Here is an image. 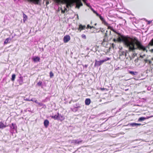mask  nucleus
Masks as SVG:
<instances>
[{
	"label": "nucleus",
	"mask_w": 153,
	"mask_h": 153,
	"mask_svg": "<svg viewBox=\"0 0 153 153\" xmlns=\"http://www.w3.org/2000/svg\"><path fill=\"white\" fill-rule=\"evenodd\" d=\"M35 99V98H32L31 99H30V101H32L33 102H34Z\"/></svg>",
	"instance_id": "nucleus-41"
},
{
	"label": "nucleus",
	"mask_w": 153,
	"mask_h": 153,
	"mask_svg": "<svg viewBox=\"0 0 153 153\" xmlns=\"http://www.w3.org/2000/svg\"><path fill=\"white\" fill-rule=\"evenodd\" d=\"M7 127L6 125H5L2 122H0V128L3 129Z\"/></svg>",
	"instance_id": "nucleus-16"
},
{
	"label": "nucleus",
	"mask_w": 153,
	"mask_h": 153,
	"mask_svg": "<svg viewBox=\"0 0 153 153\" xmlns=\"http://www.w3.org/2000/svg\"><path fill=\"white\" fill-rule=\"evenodd\" d=\"M108 31H106V33L105 34V35L104 36V39H103L104 41L107 42L108 41V37H107V33Z\"/></svg>",
	"instance_id": "nucleus-17"
},
{
	"label": "nucleus",
	"mask_w": 153,
	"mask_h": 153,
	"mask_svg": "<svg viewBox=\"0 0 153 153\" xmlns=\"http://www.w3.org/2000/svg\"><path fill=\"white\" fill-rule=\"evenodd\" d=\"M91 101L90 99L87 98L85 100V103L86 105H89L91 103Z\"/></svg>",
	"instance_id": "nucleus-14"
},
{
	"label": "nucleus",
	"mask_w": 153,
	"mask_h": 153,
	"mask_svg": "<svg viewBox=\"0 0 153 153\" xmlns=\"http://www.w3.org/2000/svg\"><path fill=\"white\" fill-rule=\"evenodd\" d=\"M88 66V65H83V67L84 68H87Z\"/></svg>",
	"instance_id": "nucleus-40"
},
{
	"label": "nucleus",
	"mask_w": 153,
	"mask_h": 153,
	"mask_svg": "<svg viewBox=\"0 0 153 153\" xmlns=\"http://www.w3.org/2000/svg\"><path fill=\"white\" fill-rule=\"evenodd\" d=\"M97 16H99L100 19L102 21V23L104 24L106 26H108V23H107L104 19L103 17L101 16L99 14V15H97Z\"/></svg>",
	"instance_id": "nucleus-7"
},
{
	"label": "nucleus",
	"mask_w": 153,
	"mask_h": 153,
	"mask_svg": "<svg viewBox=\"0 0 153 153\" xmlns=\"http://www.w3.org/2000/svg\"><path fill=\"white\" fill-rule=\"evenodd\" d=\"M97 25V24H95V25Z\"/></svg>",
	"instance_id": "nucleus-58"
},
{
	"label": "nucleus",
	"mask_w": 153,
	"mask_h": 153,
	"mask_svg": "<svg viewBox=\"0 0 153 153\" xmlns=\"http://www.w3.org/2000/svg\"><path fill=\"white\" fill-rule=\"evenodd\" d=\"M150 51H151V52L152 53L153 52V49H152Z\"/></svg>",
	"instance_id": "nucleus-51"
},
{
	"label": "nucleus",
	"mask_w": 153,
	"mask_h": 153,
	"mask_svg": "<svg viewBox=\"0 0 153 153\" xmlns=\"http://www.w3.org/2000/svg\"><path fill=\"white\" fill-rule=\"evenodd\" d=\"M151 22V21H149L148 22V24H149Z\"/></svg>",
	"instance_id": "nucleus-49"
},
{
	"label": "nucleus",
	"mask_w": 153,
	"mask_h": 153,
	"mask_svg": "<svg viewBox=\"0 0 153 153\" xmlns=\"http://www.w3.org/2000/svg\"><path fill=\"white\" fill-rule=\"evenodd\" d=\"M148 70L147 69V71H146V73H147V72H148Z\"/></svg>",
	"instance_id": "nucleus-55"
},
{
	"label": "nucleus",
	"mask_w": 153,
	"mask_h": 153,
	"mask_svg": "<svg viewBox=\"0 0 153 153\" xmlns=\"http://www.w3.org/2000/svg\"><path fill=\"white\" fill-rule=\"evenodd\" d=\"M50 76L51 78H52L53 76V74L52 71L50 72Z\"/></svg>",
	"instance_id": "nucleus-32"
},
{
	"label": "nucleus",
	"mask_w": 153,
	"mask_h": 153,
	"mask_svg": "<svg viewBox=\"0 0 153 153\" xmlns=\"http://www.w3.org/2000/svg\"><path fill=\"white\" fill-rule=\"evenodd\" d=\"M16 77V75L15 74H13L12 76L11 80L13 81L15 79Z\"/></svg>",
	"instance_id": "nucleus-25"
},
{
	"label": "nucleus",
	"mask_w": 153,
	"mask_h": 153,
	"mask_svg": "<svg viewBox=\"0 0 153 153\" xmlns=\"http://www.w3.org/2000/svg\"><path fill=\"white\" fill-rule=\"evenodd\" d=\"M45 0H44V1H45Z\"/></svg>",
	"instance_id": "nucleus-59"
},
{
	"label": "nucleus",
	"mask_w": 153,
	"mask_h": 153,
	"mask_svg": "<svg viewBox=\"0 0 153 153\" xmlns=\"http://www.w3.org/2000/svg\"><path fill=\"white\" fill-rule=\"evenodd\" d=\"M59 116H58V114H57V115L56 114L54 116L51 115L50 117L55 120H58Z\"/></svg>",
	"instance_id": "nucleus-15"
},
{
	"label": "nucleus",
	"mask_w": 153,
	"mask_h": 153,
	"mask_svg": "<svg viewBox=\"0 0 153 153\" xmlns=\"http://www.w3.org/2000/svg\"><path fill=\"white\" fill-rule=\"evenodd\" d=\"M70 39V37L69 35H67L65 36L63 38L64 42L65 43L67 42Z\"/></svg>",
	"instance_id": "nucleus-8"
},
{
	"label": "nucleus",
	"mask_w": 153,
	"mask_h": 153,
	"mask_svg": "<svg viewBox=\"0 0 153 153\" xmlns=\"http://www.w3.org/2000/svg\"><path fill=\"white\" fill-rule=\"evenodd\" d=\"M34 102H35L36 103L38 104V102L37 101V100L36 99H35Z\"/></svg>",
	"instance_id": "nucleus-43"
},
{
	"label": "nucleus",
	"mask_w": 153,
	"mask_h": 153,
	"mask_svg": "<svg viewBox=\"0 0 153 153\" xmlns=\"http://www.w3.org/2000/svg\"><path fill=\"white\" fill-rule=\"evenodd\" d=\"M82 142V140L80 139L76 140H71V143H74L75 145L79 144Z\"/></svg>",
	"instance_id": "nucleus-5"
},
{
	"label": "nucleus",
	"mask_w": 153,
	"mask_h": 153,
	"mask_svg": "<svg viewBox=\"0 0 153 153\" xmlns=\"http://www.w3.org/2000/svg\"><path fill=\"white\" fill-rule=\"evenodd\" d=\"M38 104H39L40 105V106L44 105V106H45V105L43 103L41 102H39Z\"/></svg>",
	"instance_id": "nucleus-36"
},
{
	"label": "nucleus",
	"mask_w": 153,
	"mask_h": 153,
	"mask_svg": "<svg viewBox=\"0 0 153 153\" xmlns=\"http://www.w3.org/2000/svg\"><path fill=\"white\" fill-rule=\"evenodd\" d=\"M148 63L149 65H150L152 63V61L150 60H149Z\"/></svg>",
	"instance_id": "nucleus-45"
},
{
	"label": "nucleus",
	"mask_w": 153,
	"mask_h": 153,
	"mask_svg": "<svg viewBox=\"0 0 153 153\" xmlns=\"http://www.w3.org/2000/svg\"><path fill=\"white\" fill-rule=\"evenodd\" d=\"M24 111H25V112H26L27 111H26V110H25Z\"/></svg>",
	"instance_id": "nucleus-54"
},
{
	"label": "nucleus",
	"mask_w": 153,
	"mask_h": 153,
	"mask_svg": "<svg viewBox=\"0 0 153 153\" xmlns=\"http://www.w3.org/2000/svg\"><path fill=\"white\" fill-rule=\"evenodd\" d=\"M91 10L92 11H93V13L96 14L97 15H99V14L96 11H95L93 8H91Z\"/></svg>",
	"instance_id": "nucleus-28"
},
{
	"label": "nucleus",
	"mask_w": 153,
	"mask_h": 153,
	"mask_svg": "<svg viewBox=\"0 0 153 153\" xmlns=\"http://www.w3.org/2000/svg\"><path fill=\"white\" fill-rule=\"evenodd\" d=\"M100 31V30H98V31H96V32H97V33H99V32Z\"/></svg>",
	"instance_id": "nucleus-52"
},
{
	"label": "nucleus",
	"mask_w": 153,
	"mask_h": 153,
	"mask_svg": "<svg viewBox=\"0 0 153 153\" xmlns=\"http://www.w3.org/2000/svg\"><path fill=\"white\" fill-rule=\"evenodd\" d=\"M140 60L143 62H145V63L144 65H145V64H146V63H148L149 62V60L147 59H140Z\"/></svg>",
	"instance_id": "nucleus-26"
},
{
	"label": "nucleus",
	"mask_w": 153,
	"mask_h": 153,
	"mask_svg": "<svg viewBox=\"0 0 153 153\" xmlns=\"http://www.w3.org/2000/svg\"><path fill=\"white\" fill-rule=\"evenodd\" d=\"M145 56V55H143V56H142L141 55H140L139 57H137V59H135L134 61L135 63H137L138 62V60L140 59V58H143V56Z\"/></svg>",
	"instance_id": "nucleus-21"
},
{
	"label": "nucleus",
	"mask_w": 153,
	"mask_h": 153,
	"mask_svg": "<svg viewBox=\"0 0 153 153\" xmlns=\"http://www.w3.org/2000/svg\"><path fill=\"white\" fill-rule=\"evenodd\" d=\"M64 10H63L62 8H61V12L62 13H64L65 12V11L67 10V8L65 7H64Z\"/></svg>",
	"instance_id": "nucleus-30"
},
{
	"label": "nucleus",
	"mask_w": 153,
	"mask_h": 153,
	"mask_svg": "<svg viewBox=\"0 0 153 153\" xmlns=\"http://www.w3.org/2000/svg\"><path fill=\"white\" fill-rule=\"evenodd\" d=\"M151 87H148L147 88V90L148 91H150L151 90Z\"/></svg>",
	"instance_id": "nucleus-42"
},
{
	"label": "nucleus",
	"mask_w": 153,
	"mask_h": 153,
	"mask_svg": "<svg viewBox=\"0 0 153 153\" xmlns=\"http://www.w3.org/2000/svg\"><path fill=\"white\" fill-rule=\"evenodd\" d=\"M81 37L82 38H83L84 39H86V36L84 34H82L81 35Z\"/></svg>",
	"instance_id": "nucleus-35"
},
{
	"label": "nucleus",
	"mask_w": 153,
	"mask_h": 153,
	"mask_svg": "<svg viewBox=\"0 0 153 153\" xmlns=\"http://www.w3.org/2000/svg\"><path fill=\"white\" fill-rule=\"evenodd\" d=\"M109 59V58L106 57L105 59L100 61H98L97 60H95L94 66H99L101 65L103 62Z\"/></svg>",
	"instance_id": "nucleus-4"
},
{
	"label": "nucleus",
	"mask_w": 153,
	"mask_h": 153,
	"mask_svg": "<svg viewBox=\"0 0 153 153\" xmlns=\"http://www.w3.org/2000/svg\"><path fill=\"white\" fill-rule=\"evenodd\" d=\"M123 21H124V25H125V23H126V21L125 19L123 20Z\"/></svg>",
	"instance_id": "nucleus-50"
},
{
	"label": "nucleus",
	"mask_w": 153,
	"mask_h": 153,
	"mask_svg": "<svg viewBox=\"0 0 153 153\" xmlns=\"http://www.w3.org/2000/svg\"><path fill=\"white\" fill-rule=\"evenodd\" d=\"M58 116H59L58 120L62 121L65 119V117L63 116L61 114H59L58 113Z\"/></svg>",
	"instance_id": "nucleus-11"
},
{
	"label": "nucleus",
	"mask_w": 153,
	"mask_h": 153,
	"mask_svg": "<svg viewBox=\"0 0 153 153\" xmlns=\"http://www.w3.org/2000/svg\"><path fill=\"white\" fill-rule=\"evenodd\" d=\"M58 4H65L66 8H69V7L75 5L76 8L79 9L80 6H82L83 4L81 0H74L71 2L69 0H57Z\"/></svg>",
	"instance_id": "nucleus-2"
},
{
	"label": "nucleus",
	"mask_w": 153,
	"mask_h": 153,
	"mask_svg": "<svg viewBox=\"0 0 153 153\" xmlns=\"http://www.w3.org/2000/svg\"><path fill=\"white\" fill-rule=\"evenodd\" d=\"M149 118V117H148L147 118H146L144 117H141L140 118H139L138 120V121H141L143 120H146V119L147 118Z\"/></svg>",
	"instance_id": "nucleus-19"
},
{
	"label": "nucleus",
	"mask_w": 153,
	"mask_h": 153,
	"mask_svg": "<svg viewBox=\"0 0 153 153\" xmlns=\"http://www.w3.org/2000/svg\"><path fill=\"white\" fill-rule=\"evenodd\" d=\"M50 0H47V1H50ZM53 1H54L57 4H58V2H57V0H53Z\"/></svg>",
	"instance_id": "nucleus-46"
},
{
	"label": "nucleus",
	"mask_w": 153,
	"mask_h": 153,
	"mask_svg": "<svg viewBox=\"0 0 153 153\" xmlns=\"http://www.w3.org/2000/svg\"><path fill=\"white\" fill-rule=\"evenodd\" d=\"M112 46H114V44H113H113H112Z\"/></svg>",
	"instance_id": "nucleus-56"
},
{
	"label": "nucleus",
	"mask_w": 153,
	"mask_h": 153,
	"mask_svg": "<svg viewBox=\"0 0 153 153\" xmlns=\"http://www.w3.org/2000/svg\"><path fill=\"white\" fill-rule=\"evenodd\" d=\"M92 28H95V27H93V26H90L89 25H88L87 26V27L86 28L87 29H88V28H90V29H91Z\"/></svg>",
	"instance_id": "nucleus-29"
},
{
	"label": "nucleus",
	"mask_w": 153,
	"mask_h": 153,
	"mask_svg": "<svg viewBox=\"0 0 153 153\" xmlns=\"http://www.w3.org/2000/svg\"><path fill=\"white\" fill-rule=\"evenodd\" d=\"M113 41L114 42H116L117 41V39H113Z\"/></svg>",
	"instance_id": "nucleus-47"
},
{
	"label": "nucleus",
	"mask_w": 153,
	"mask_h": 153,
	"mask_svg": "<svg viewBox=\"0 0 153 153\" xmlns=\"http://www.w3.org/2000/svg\"><path fill=\"white\" fill-rule=\"evenodd\" d=\"M30 2H32L35 4H40L42 0H27Z\"/></svg>",
	"instance_id": "nucleus-6"
},
{
	"label": "nucleus",
	"mask_w": 153,
	"mask_h": 153,
	"mask_svg": "<svg viewBox=\"0 0 153 153\" xmlns=\"http://www.w3.org/2000/svg\"><path fill=\"white\" fill-rule=\"evenodd\" d=\"M86 28V26L85 25H82L81 24H80L79 25L78 30L80 31L82 30H84Z\"/></svg>",
	"instance_id": "nucleus-10"
},
{
	"label": "nucleus",
	"mask_w": 153,
	"mask_h": 153,
	"mask_svg": "<svg viewBox=\"0 0 153 153\" xmlns=\"http://www.w3.org/2000/svg\"><path fill=\"white\" fill-rule=\"evenodd\" d=\"M11 40V39L10 38H8L7 39H6L5 40L4 42V44H7L8 43H9L10 42Z\"/></svg>",
	"instance_id": "nucleus-18"
},
{
	"label": "nucleus",
	"mask_w": 153,
	"mask_h": 153,
	"mask_svg": "<svg viewBox=\"0 0 153 153\" xmlns=\"http://www.w3.org/2000/svg\"><path fill=\"white\" fill-rule=\"evenodd\" d=\"M125 56V57L126 56V54L125 52V51H122L120 52V56Z\"/></svg>",
	"instance_id": "nucleus-20"
},
{
	"label": "nucleus",
	"mask_w": 153,
	"mask_h": 153,
	"mask_svg": "<svg viewBox=\"0 0 153 153\" xmlns=\"http://www.w3.org/2000/svg\"><path fill=\"white\" fill-rule=\"evenodd\" d=\"M32 59L34 62H39L40 61V58L38 56H35L32 58Z\"/></svg>",
	"instance_id": "nucleus-9"
},
{
	"label": "nucleus",
	"mask_w": 153,
	"mask_h": 153,
	"mask_svg": "<svg viewBox=\"0 0 153 153\" xmlns=\"http://www.w3.org/2000/svg\"><path fill=\"white\" fill-rule=\"evenodd\" d=\"M100 31H101L102 33L104 31V30H103V28L101 27L100 28Z\"/></svg>",
	"instance_id": "nucleus-37"
},
{
	"label": "nucleus",
	"mask_w": 153,
	"mask_h": 153,
	"mask_svg": "<svg viewBox=\"0 0 153 153\" xmlns=\"http://www.w3.org/2000/svg\"><path fill=\"white\" fill-rule=\"evenodd\" d=\"M108 29H110L118 35L120 41L122 42L128 48L130 51L133 52L135 50L139 49L143 51H146V52H147V51L146 49V48H149V47L150 46H153V38L150 41L148 45L145 47L136 37H131L128 36L122 35L121 33L117 32L111 26H108Z\"/></svg>",
	"instance_id": "nucleus-1"
},
{
	"label": "nucleus",
	"mask_w": 153,
	"mask_h": 153,
	"mask_svg": "<svg viewBox=\"0 0 153 153\" xmlns=\"http://www.w3.org/2000/svg\"><path fill=\"white\" fill-rule=\"evenodd\" d=\"M129 73L132 75H136L137 74V72H134L133 71H130Z\"/></svg>",
	"instance_id": "nucleus-23"
},
{
	"label": "nucleus",
	"mask_w": 153,
	"mask_h": 153,
	"mask_svg": "<svg viewBox=\"0 0 153 153\" xmlns=\"http://www.w3.org/2000/svg\"><path fill=\"white\" fill-rule=\"evenodd\" d=\"M10 127V132L13 134V133H17V126L15 123H12L11 125H9Z\"/></svg>",
	"instance_id": "nucleus-3"
},
{
	"label": "nucleus",
	"mask_w": 153,
	"mask_h": 153,
	"mask_svg": "<svg viewBox=\"0 0 153 153\" xmlns=\"http://www.w3.org/2000/svg\"><path fill=\"white\" fill-rule=\"evenodd\" d=\"M49 1H46V5H48V4H49Z\"/></svg>",
	"instance_id": "nucleus-44"
},
{
	"label": "nucleus",
	"mask_w": 153,
	"mask_h": 153,
	"mask_svg": "<svg viewBox=\"0 0 153 153\" xmlns=\"http://www.w3.org/2000/svg\"><path fill=\"white\" fill-rule=\"evenodd\" d=\"M71 109L72 110V111L74 112H76L78 110V108L75 107H74L72 108H71Z\"/></svg>",
	"instance_id": "nucleus-31"
},
{
	"label": "nucleus",
	"mask_w": 153,
	"mask_h": 153,
	"mask_svg": "<svg viewBox=\"0 0 153 153\" xmlns=\"http://www.w3.org/2000/svg\"><path fill=\"white\" fill-rule=\"evenodd\" d=\"M42 85V82L41 81H39L37 83V85L39 86H40Z\"/></svg>",
	"instance_id": "nucleus-34"
},
{
	"label": "nucleus",
	"mask_w": 153,
	"mask_h": 153,
	"mask_svg": "<svg viewBox=\"0 0 153 153\" xmlns=\"http://www.w3.org/2000/svg\"><path fill=\"white\" fill-rule=\"evenodd\" d=\"M137 54L136 53H133L131 57V60L132 59H133L135 56H136Z\"/></svg>",
	"instance_id": "nucleus-27"
},
{
	"label": "nucleus",
	"mask_w": 153,
	"mask_h": 153,
	"mask_svg": "<svg viewBox=\"0 0 153 153\" xmlns=\"http://www.w3.org/2000/svg\"><path fill=\"white\" fill-rule=\"evenodd\" d=\"M44 124L45 127L46 128H47L49 125V121L47 120H45L44 121Z\"/></svg>",
	"instance_id": "nucleus-12"
},
{
	"label": "nucleus",
	"mask_w": 153,
	"mask_h": 153,
	"mask_svg": "<svg viewBox=\"0 0 153 153\" xmlns=\"http://www.w3.org/2000/svg\"><path fill=\"white\" fill-rule=\"evenodd\" d=\"M24 100H26V101H30V100L29 99H28V98H25V97H24Z\"/></svg>",
	"instance_id": "nucleus-38"
},
{
	"label": "nucleus",
	"mask_w": 153,
	"mask_h": 153,
	"mask_svg": "<svg viewBox=\"0 0 153 153\" xmlns=\"http://www.w3.org/2000/svg\"><path fill=\"white\" fill-rule=\"evenodd\" d=\"M74 107L75 108H78L80 107V106L79 105L78 103H76V104H75Z\"/></svg>",
	"instance_id": "nucleus-33"
},
{
	"label": "nucleus",
	"mask_w": 153,
	"mask_h": 153,
	"mask_svg": "<svg viewBox=\"0 0 153 153\" xmlns=\"http://www.w3.org/2000/svg\"><path fill=\"white\" fill-rule=\"evenodd\" d=\"M142 124L140 123H136V126L137 127V126H140Z\"/></svg>",
	"instance_id": "nucleus-39"
},
{
	"label": "nucleus",
	"mask_w": 153,
	"mask_h": 153,
	"mask_svg": "<svg viewBox=\"0 0 153 153\" xmlns=\"http://www.w3.org/2000/svg\"><path fill=\"white\" fill-rule=\"evenodd\" d=\"M77 18H78V15H77Z\"/></svg>",
	"instance_id": "nucleus-57"
},
{
	"label": "nucleus",
	"mask_w": 153,
	"mask_h": 153,
	"mask_svg": "<svg viewBox=\"0 0 153 153\" xmlns=\"http://www.w3.org/2000/svg\"><path fill=\"white\" fill-rule=\"evenodd\" d=\"M20 85H22L23 83V77L22 76H20L18 80Z\"/></svg>",
	"instance_id": "nucleus-13"
},
{
	"label": "nucleus",
	"mask_w": 153,
	"mask_h": 153,
	"mask_svg": "<svg viewBox=\"0 0 153 153\" xmlns=\"http://www.w3.org/2000/svg\"><path fill=\"white\" fill-rule=\"evenodd\" d=\"M27 19V16L25 15V14H23V21L24 22H25V21Z\"/></svg>",
	"instance_id": "nucleus-24"
},
{
	"label": "nucleus",
	"mask_w": 153,
	"mask_h": 153,
	"mask_svg": "<svg viewBox=\"0 0 153 153\" xmlns=\"http://www.w3.org/2000/svg\"><path fill=\"white\" fill-rule=\"evenodd\" d=\"M138 140V139H136V140H134L133 141H137Z\"/></svg>",
	"instance_id": "nucleus-53"
},
{
	"label": "nucleus",
	"mask_w": 153,
	"mask_h": 153,
	"mask_svg": "<svg viewBox=\"0 0 153 153\" xmlns=\"http://www.w3.org/2000/svg\"><path fill=\"white\" fill-rule=\"evenodd\" d=\"M128 126H131L132 127L136 126V123H129L128 125Z\"/></svg>",
	"instance_id": "nucleus-22"
},
{
	"label": "nucleus",
	"mask_w": 153,
	"mask_h": 153,
	"mask_svg": "<svg viewBox=\"0 0 153 153\" xmlns=\"http://www.w3.org/2000/svg\"><path fill=\"white\" fill-rule=\"evenodd\" d=\"M82 1L84 2H86V1H87V0H82Z\"/></svg>",
	"instance_id": "nucleus-48"
}]
</instances>
